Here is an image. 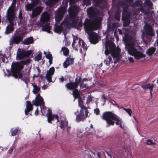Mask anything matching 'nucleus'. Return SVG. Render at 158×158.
<instances>
[{
  "label": "nucleus",
  "mask_w": 158,
  "mask_h": 158,
  "mask_svg": "<svg viewBox=\"0 0 158 158\" xmlns=\"http://www.w3.org/2000/svg\"><path fill=\"white\" fill-rule=\"evenodd\" d=\"M102 19L98 16L95 17L94 19L91 20L86 19L83 23L85 31L87 33L96 31L100 27ZM77 26L81 27L83 26V23L81 19H80Z\"/></svg>",
  "instance_id": "obj_1"
},
{
  "label": "nucleus",
  "mask_w": 158,
  "mask_h": 158,
  "mask_svg": "<svg viewBox=\"0 0 158 158\" xmlns=\"http://www.w3.org/2000/svg\"><path fill=\"white\" fill-rule=\"evenodd\" d=\"M13 3H12L11 6L9 8L7 11L6 19L10 23L6 27L4 34L8 35L14 30V26L16 25V22L14 23L15 21V15L14 8L15 7V5H13Z\"/></svg>",
  "instance_id": "obj_2"
},
{
  "label": "nucleus",
  "mask_w": 158,
  "mask_h": 158,
  "mask_svg": "<svg viewBox=\"0 0 158 158\" xmlns=\"http://www.w3.org/2000/svg\"><path fill=\"white\" fill-rule=\"evenodd\" d=\"M102 118L106 121L107 127L114 125L115 122L113 120L116 121L115 124L117 125H119L120 123L122 122L121 119L110 111H106L103 113Z\"/></svg>",
  "instance_id": "obj_3"
},
{
  "label": "nucleus",
  "mask_w": 158,
  "mask_h": 158,
  "mask_svg": "<svg viewBox=\"0 0 158 158\" xmlns=\"http://www.w3.org/2000/svg\"><path fill=\"white\" fill-rule=\"evenodd\" d=\"M125 46L126 50L130 55L134 56L135 59L139 60L145 57V55L138 51L136 48H135L134 43H127L125 44Z\"/></svg>",
  "instance_id": "obj_4"
},
{
  "label": "nucleus",
  "mask_w": 158,
  "mask_h": 158,
  "mask_svg": "<svg viewBox=\"0 0 158 158\" xmlns=\"http://www.w3.org/2000/svg\"><path fill=\"white\" fill-rule=\"evenodd\" d=\"M12 68L11 71V75L15 78H18L17 75L19 74L20 77L22 76V73L20 71L23 69L24 66H23L20 63L17 64L13 63L11 65Z\"/></svg>",
  "instance_id": "obj_5"
},
{
  "label": "nucleus",
  "mask_w": 158,
  "mask_h": 158,
  "mask_svg": "<svg viewBox=\"0 0 158 158\" xmlns=\"http://www.w3.org/2000/svg\"><path fill=\"white\" fill-rule=\"evenodd\" d=\"M23 39L22 34L19 31L16 30L12 35V38L10 41V45L14 44H18Z\"/></svg>",
  "instance_id": "obj_6"
},
{
  "label": "nucleus",
  "mask_w": 158,
  "mask_h": 158,
  "mask_svg": "<svg viewBox=\"0 0 158 158\" xmlns=\"http://www.w3.org/2000/svg\"><path fill=\"white\" fill-rule=\"evenodd\" d=\"M107 45L109 50L110 51L112 56L114 58H118L120 56L121 49L118 47L116 48L115 44L113 43H107Z\"/></svg>",
  "instance_id": "obj_7"
},
{
  "label": "nucleus",
  "mask_w": 158,
  "mask_h": 158,
  "mask_svg": "<svg viewBox=\"0 0 158 158\" xmlns=\"http://www.w3.org/2000/svg\"><path fill=\"white\" fill-rule=\"evenodd\" d=\"M120 4L123 6H125V7H123V8L122 20L130 19L131 13L129 11L127 10L128 7V5L125 2L123 1L121 2Z\"/></svg>",
  "instance_id": "obj_8"
},
{
  "label": "nucleus",
  "mask_w": 158,
  "mask_h": 158,
  "mask_svg": "<svg viewBox=\"0 0 158 158\" xmlns=\"http://www.w3.org/2000/svg\"><path fill=\"white\" fill-rule=\"evenodd\" d=\"M81 77H80L78 80L77 78L75 80V82H70L67 83L65 85V87L69 90H74L77 89L81 82Z\"/></svg>",
  "instance_id": "obj_9"
},
{
  "label": "nucleus",
  "mask_w": 158,
  "mask_h": 158,
  "mask_svg": "<svg viewBox=\"0 0 158 158\" xmlns=\"http://www.w3.org/2000/svg\"><path fill=\"white\" fill-rule=\"evenodd\" d=\"M42 10V8L40 6L36 7L32 10L31 14L30 15V16L31 19L37 18V17L41 13Z\"/></svg>",
  "instance_id": "obj_10"
},
{
  "label": "nucleus",
  "mask_w": 158,
  "mask_h": 158,
  "mask_svg": "<svg viewBox=\"0 0 158 158\" xmlns=\"http://www.w3.org/2000/svg\"><path fill=\"white\" fill-rule=\"evenodd\" d=\"M30 73L28 72L23 75L22 73V76L20 77L19 74L17 75L18 78L22 80L25 82V84L27 85L28 83L30 81Z\"/></svg>",
  "instance_id": "obj_11"
},
{
  "label": "nucleus",
  "mask_w": 158,
  "mask_h": 158,
  "mask_svg": "<svg viewBox=\"0 0 158 158\" xmlns=\"http://www.w3.org/2000/svg\"><path fill=\"white\" fill-rule=\"evenodd\" d=\"M50 17L47 12L43 13L41 15L40 23H44L48 22L50 20Z\"/></svg>",
  "instance_id": "obj_12"
},
{
  "label": "nucleus",
  "mask_w": 158,
  "mask_h": 158,
  "mask_svg": "<svg viewBox=\"0 0 158 158\" xmlns=\"http://www.w3.org/2000/svg\"><path fill=\"white\" fill-rule=\"evenodd\" d=\"M88 115L87 112H86L85 114L84 112H82V111H80V113L77 115L76 119L78 122L81 121H84L88 117Z\"/></svg>",
  "instance_id": "obj_13"
},
{
  "label": "nucleus",
  "mask_w": 158,
  "mask_h": 158,
  "mask_svg": "<svg viewBox=\"0 0 158 158\" xmlns=\"http://www.w3.org/2000/svg\"><path fill=\"white\" fill-rule=\"evenodd\" d=\"M89 41L92 44H95L98 42V35L95 32H93L89 35Z\"/></svg>",
  "instance_id": "obj_14"
},
{
  "label": "nucleus",
  "mask_w": 158,
  "mask_h": 158,
  "mask_svg": "<svg viewBox=\"0 0 158 158\" xmlns=\"http://www.w3.org/2000/svg\"><path fill=\"white\" fill-rule=\"evenodd\" d=\"M145 31L146 34L148 35L153 36L154 35L152 27L149 24H147L145 27Z\"/></svg>",
  "instance_id": "obj_15"
},
{
  "label": "nucleus",
  "mask_w": 158,
  "mask_h": 158,
  "mask_svg": "<svg viewBox=\"0 0 158 158\" xmlns=\"http://www.w3.org/2000/svg\"><path fill=\"white\" fill-rule=\"evenodd\" d=\"M74 59L69 57H68L63 64L64 67L65 68H67L68 66L70 64L74 63Z\"/></svg>",
  "instance_id": "obj_16"
},
{
  "label": "nucleus",
  "mask_w": 158,
  "mask_h": 158,
  "mask_svg": "<svg viewBox=\"0 0 158 158\" xmlns=\"http://www.w3.org/2000/svg\"><path fill=\"white\" fill-rule=\"evenodd\" d=\"M26 108L25 110V114L27 115L28 114V112L32 111L33 109L32 105L30 101H27L26 104Z\"/></svg>",
  "instance_id": "obj_17"
},
{
  "label": "nucleus",
  "mask_w": 158,
  "mask_h": 158,
  "mask_svg": "<svg viewBox=\"0 0 158 158\" xmlns=\"http://www.w3.org/2000/svg\"><path fill=\"white\" fill-rule=\"evenodd\" d=\"M44 23H37V25L40 27H42V30L43 31L48 32L50 31V28L49 26V23H47L44 25Z\"/></svg>",
  "instance_id": "obj_18"
},
{
  "label": "nucleus",
  "mask_w": 158,
  "mask_h": 158,
  "mask_svg": "<svg viewBox=\"0 0 158 158\" xmlns=\"http://www.w3.org/2000/svg\"><path fill=\"white\" fill-rule=\"evenodd\" d=\"M140 85L143 89L145 90H146L148 89H149L150 93H151V92H152L154 87V85L153 84L151 85L150 84H142Z\"/></svg>",
  "instance_id": "obj_19"
},
{
  "label": "nucleus",
  "mask_w": 158,
  "mask_h": 158,
  "mask_svg": "<svg viewBox=\"0 0 158 158\" xmlns=\"http://www.w3.org/2000/svg\"><path fill=\"white\" fill-rule=\"evenodd\" d=\"M78 46V48H79L81 49V51H82L81 48H82L84 49V50H86L87 49V47L86 45H85V43L84 41L80 39L79 38L78 40V44H77Z\"/></svg>",
  "instance_id": "obj_20"
},
{
  "label": "nucleus",
  "mask_w": 158,
  "mask_h": 158,
  "mask_svg": "<svg viewBox=\"0 0 158 158\" xmlns=\"http://www.w3.org/2000/svg\"><path fill=\"white\" fill-rule=\"evenodd\" d=\"M64 12V10L63 8H60L56 12V19L58 18L60 19L63 16Z\"/></svg>",
  "instance_id": "obj_21"
},
{
  "label": "nucleus",
  "mask_w": 158,
  "mask_h": 158,
  "mask_svg": "<svg viewBox=\"0 0 158 158\" xmlns=\"http://www.w3.org/2000/svg\"><path fill=\"white\" fill-rule=\"evenodd\" d=\"M34 39L33 37H30L25 39L22 43L24 45H29L34 43Z\"/></svg>",
  "instance_id": "obj_22"
},
{
  "label": "nucleus",
  "mask_w": 158,
  "mask_h": 158,
  "mask_svg": "<svg viewBox=\"0 0 158 158\" xmlns=\"http://www.w3.org/2000/svg\"><path fill=\"white\" fill-rule=\"evenodd\" d=\"M19 49L18 50V52L16 54V59L18 60H21L25 58L24 55L23 50L19 51Z\"/></svg>",
  "instance_id": "obj_23"
},
{
  "label": "nucleus",
  "mask_w": 158,
  "mask_h": 158,
  "mask_svg": "<svg viewBox=\"0 0 158 158\" xmlns=\"http://www.w3.org/2000/svg\"><path fill=\"white\" fill-rule=\"evenodd\" d=\"M47 117V120L48 123H52V121L54 120L55 118L57 120V122L59 121L58 119L59 117L57 114H53V115H49Z\"/></svg>",
  "instance_id": "obj_24"
},
{
  "label": "nucleus",
  "mask_w": 158,
  "mask_h": 158,
  "mask_svg": "<svg viewBox=\"0 0 158 158\" xmlns=\"http://www.w3.org/2000/svg\"><path fill=\"white\" fill-rule=\"evenodd\" d=\"M20 131V129L18 127H15V128H12L10 130L11 133V136H14L18 134V133Z\"/></svg>",
  "instance_id": "obj_25"
},
{
  "label": "nucleus",
  "mask_w": 158,
  "mask_h": 158,
  "mask_svg": "<svg viewBox=\"0 0 158 158\" xmlns=\"http://www.w3.org/2000/svg\"><path fill=\"white\" fill-rule=\"evenodd\" d=\"M69 19L72 21V25L74 26H76L80 19L79 17H74L69 18Z\"/></svg>",
  "instance_id": "obj_26"
},
{
  "label": "nucleus",
  "mask_w": 158,
  "mask_h": 158,
  "mask_svg": "<svg viewBox=\"0 0 158 158\" xmlns=\"http://www.w3.org/2000/svg\"><path fill=\"white\" fill-rule=\"evenodd\" d=\"M156 50L155 47H152L149 48L146 51V54L149 56H151L154 53Z\"/></svg>",
  "instance_id": "obj_27"
},
{
  "label": "nucleus",
  "mask_w": 158,
  "mask_h": 158,
  "mask_svg": "<svg viewBox=\"0 0 158 158\" xmlns=\"http://www.w3.org/2000/svg\"><path fill=\"white\" fill-rule=\"evenodd\" d=\"M59 1V0H47L45 2V3L47 6H52L54 3L58 2Z\"/></svg>",
  "instance_id": "obj_28"
},
{
  "label": "nucleus",
  "mask_w": 158,
  "mask_h": 158,
  "mask_svg": "<svg viewBox=\"0 0 158 158\" xmlns=\"http://www.w3.org/2000/svg\"><path fill=\"white\" fill-rule=\"evenodd\" d=\"M69 18L77 17L78 12L74 8L72 9L71 11L69 10Z\"/></svg>",
  "instance_id": "obj_29"
},
{
  "label": "nucleus",
  "mask_w": 158,
  "mask_h": 158,
  "mask_svg": "<svg viewBox=\"0 0 158 158\" xmlns=\"http://www.w3.org/2000/svg\"><path fill=\"white\" fill-rule=\"evenodd\" d=\"M94 4L96 7L100 8L102 7V4L103 2L102 0H93Z\"/></svg>",
  "instance_id": "obj_30"
},
{
  "label": "nucleus",
  "mask_w": 158,
  "mask_h": 158,
  "mask_svg": "<svg viewBox=\"0 0 158 158\" xmlns=\"http://www.w3.org/2000/svg\"><path fill=\"white\" fill-rule=\"evenodd\" d=\"M73 94L75 99L79 98L80 97V92L77 89H75L73 91Z\"/></svg>",
  "instance_id": "obj_31"
},
{
  "label": "nucleus",
  "mask_w": 158,
  "mask_h": 158,
  "mask_svg": "<svg viewBox=\"0 0 158 158\" xmlns=\"http://www.w3.org/2000/svg\"><path fill=\"white\" fill-rule=\"evenodd\" d=\"M32 85L33 87V89L32 91L33 93L35 94H38L40 91V88L38 87L36 85H35L33 83H32Z\"/></svg>",
  "instance_id": "obj_32"
},
{
  "label": "nucleus",
  "mask_w": 158,
  "mask_h": 158,
  "mask_svg": "<svg viewBox=\"0 0 158 158\" xmlns=\"http://www.w3.org/2000/svg\"><path fill=\"white\" fill-rule=\"evenodd\" d=\"M63 30V28L60 25H55L54 28V31L57 33H61V31Z\"/></svg>",
  "instance_id": "obj_33"
},
{
  "label": "nucleus",
  "mask_w": 158,
  "mask_h": 158,
  "mask_svg": "<svg viewBox=\"0 0 158 158\" xmlns=\"http://www.w3.org/2000/svg\"><path fill=\"white\" fill-rule=\"evenodd\" d=\"M35 6L32 3L27 4L25 6L26 10L28 11L33 10Z\"/></svg>",
  "instance_id": "obj_34"
},
{
  "label": "nucleus",
  "mask_w": 158,
  "mask_h": 158,
  "mask_svg": "<svg viewBox=\"0 0 158 158\" xmlns=\"http://www.w3.org/2000/svg\"><path fill=\"white\" fill-rule=\"evenodd\" d=\"M36 99L38 105L41 106L44 105L43 99L42 97H40V98H35Z\"/></svg>",
  "instance_id": "obj_35"
},
{
  "label": "nucleus",
  "mask_w": 158,
  "mask_h": 158,
  "mask_svg": "<svg viewBox=\"0 0 158 158\" xmlns=\"http://www.w3.org/2000/svg\"><path fill=\"white\" fill-rule=\"evenodd\" d=\"M62 50L63 51V53L64 55L67 56L69 54V50L66 47H64L62 48Z\"/></svg>",
  "instance_id": "obj_36"
},
{
  "label": "nucleus",
  "mask_w": 158,
  "mask_h": 158,
  "mask_svg": "<svg viewBox=\"0 0 158 158\" xmlns=\"http://www.w3.org/2000/svg\"><path fill=\"white\" fill-rule=\"evenodd\" d=\"M23 52L25 57H29L30 56L32 53L33 51L31 50L27 51L23 50Z\"/></svg>",
  "instance_id": "obj_37"
},
{
  "label": "nucleus",
  "mask_w": 158,
  "mask_h": 158,
  "mask_svg": "<svg viewBox=\"0 0 158 158\" xmlns=\"http://www.w3.org/2000/svg\"><path fill=\"white\" fill-rule=\"evenodd\" d=\"M83 102L82 101L80 111H82V112H84V111H85V113H86V112H87V114H88L89 112L87 109V107L83 105Z\"/></svg>",
  "instance_id": "obj_38"
},
{
  "label": "nucleus",
  "mask_w": 158,
  "mask_h": 158,
  "mask_svg": "<svg viewBox=\"0 0 158 158\" xmlns=\"http://www.w3.org/2000/svg\"><path fill=\"white\" fill-rule=\"evenodd\" d=\"M88 14L91 17H94L96 15V13L94 10L90 9L88 11Z\"/></svg>",
  "instance_id": "obj_39"
},
{
  "label": "nucleus",
  "mask_w": 158,
  "mask_h": 158,
  "mask_svg": "<svg viewBox=\"0 0 158 158\" xmlns=\"http://www.w3.org/2000/svg\"><path fill=\"white\" fill-rule=\"evenodd\" d=\"M31 60L30 59H28L26 60H21L20 61L19 63L23 66L24 65H27L30 63L31 62Z\"/></svg>",
  "instance_id": "obj_40"
},
{
  "label": "nucleus",
  "mask_w": 158,
  "mask_h": 158,
  "mask_svg": "<svg viewBox=\"0 0 158 158\" xmlns=\"http://www.w3.org/2000/svg\"><path fill=\"white\" fill-rule=\"evenodd\" d=\"M61 124L60 127L61 129H63L65 127H66L68 125V121H61L60 122Z\"/></svg>",
  "instance_id": "obj_41"
},
{
  "label": "nucleus",
  "mask_w": 158,
  "mask_h": 158,
  "mask_svg": "<svg viewBox=\"0 0 158 158\" xmlns=\"http://www.w3.org/2000/svg\"><path fill=\"white\" fill-rule=\"evenodd\" d=\"M120 17V12L117 11L114 14V18L117 21H119Z\"/></svg>",
  "instance_id": "obj_42"
},
{
  "label": "nucleus",
  "mask_w": 158,
  "mask_h": 158,
  "mask_svg": "<svg viewBox=\"0 0 158 158\" xmlns=\"http://www.w3.org/2000/svg\"><path fill=\"white\" fill-rule=\"evenodd\" d=\"M124 1L126 2L130 6H133L134 5V4H137L138 2L137 1L135 2L134 4H133V1L134 0H124Z\"/></svg>",
  "instance_id": "obj_43"
},
{
  "label": "nucleus",
  "mask_w": 158,
  "mask_h": 158,
  "mask_svg": "<svg viewBox=\"0 0 158 158\" xmlns=\"http://www.w3.org/2000/svg\"><path fill=\"white\" fill-rule=\"evenodd\" d=\"M42 54L41 52H40L36 57L34 58L35 61H39L42 58Z\"/></svg>",
  "instance_id": "obj_44"
},
{
  "label": "nucleus",
  "mask_w": 158,
  "mask_h": 158,
  "mask_svg": "<svg viewBox=\"0 0 158 158\" xmlns=\"http://www.w3.org/2000/svg\"><path fill=\"white\" fill-rule=\"evenodd\" d=\"M123 40L124 41L125 43V44H127V43H130L129 42L130 40V39L129 38V37L127 35H125V36L124 37H123Z\"/></svg>",
  "instance_id": "obj_45"
},
{
  "label": "nucleus",
  "mask_w": 158,
  "mask_h": 158,
  "mask_svg": "<svg viewBox=\"0 0 158 158\" xmlns=\"http://www.w3.org/2000/svg\"><path fill=\"white\" fill-rule=\"evenodd\" d=\"M105 54L107 56L110 53V51L109 50L108 48V47L107 45V43H106L105 46Z\"/></svg>",
  "instance_id": "obj_46"
},
{
  "label": "nucleus",
  "mask_w": 158,
  "mask_h": 158,
  "mask_svg": "<svg viewBox=\"0 0 158 158\" xmlns=\"http://www.w3.org/2000/svg\"><path fill=\"white\" fill-rule=\"evenodd\" d=\"M55 72V68L52 67L50 68L49 70L47 71V73L51 74V75H53Z\"/></svg>",
  "instance_id": "obj_47"
},
{
  "label": "nucleus",
  "mask_w": 158,
  "mask_h": 158,
  "mask_svg": "<svg viewBox=\"0 0 158 158\" xmlns=\"http://www.w3.org/2000/svg\"><path fill=\"white\" fill-rule=\"evenodd\" d=\"M114 29L112 27L111 24H108L107 31V32L110 31H113L114 30Z\"/></svg>",
  "instance_id": "obj_48"
},
{
  "label": "nucleus",
  "mask_w": 158,
  "mask_h": 158,
  "mask_svg": "<svg viewBox=\"0 0 158 158\" xmlns=\"http://www.w3.org/2000/svg\"><path fill=\"white\" fill-rule=\"evenodd\" d=\"M75 43H76V41L73 40V42L72 44V46L75 50L78 51V46L77 45H75Z\"/></svg>",
  "instance_id": "obj_49"
},
{
  "label": "nucleus",
  "mask_w": 158,
  "mask_h": 158,
  "mask_svg": "<svg viewBox=\"0 0 158 158\" xmlns=\"http://www.w3.org/2000/svg\"><path fill=\"white\" fill-rule=\"evenodd\" d=\"M123 21V26L124 27H127L130 23V19H127L126 20H122Z\"/></svg>",
  "instance_id": "obj_50"
},
{
  "label": "nucleus",
  "mask_w": 158,
  "mask_h": 158,
  "mask_svg": "<svg viewBox=\"0 0 158 158\" xmlns=\"http://www.w3.org/2000/svg\"><path fill=\"white\" fill-rule=\"evenodd\" d=\"M52 75H51V74L48 73H47L46 74V79L48 81L51 82L52 81Z\"/></svg>",
  "instance_id": "obj_51"
},
{
  "label": "nucleus",
  "mask_w": 158,
  "mask_h": 158,
  "mask_svg": "<svg viewBox=\"0 0 158 158\" xmlns=\"http://www.w3.org/2000/svg\"><path fill=\"white\" fill-rule=\"evenodd\" d=\"M88 79L86 78H84L82 80H81V82H80V83H81L80 86L81 87H83V88L86 87V85H85L84 86H83V83L84 81H88Z\"/></svg>",
  "instance_id": "obj_52"
},
{
  "label": "nucleus",
  "mask_w": 158,
  "mask_h": 158,
  "mask_svg": "<svg viewBox=\"0 0 158 158\" xmlns=\"http://www.w3.org/2000/svg\"><path fill=\"white\" fill-rule=\"evenodd\" d=\"M123 109L125 111H126V112H127L128 114L130 116H131V114L132 113V111L131 110V109L130 108H123Z\"/></svg>",
  "instance_id": "obj_53"
},
{
  "label": "nucleus",
  "mask_w": 158,
  "mask_h": 158,
  "mask_svg": "<svg viewBox=\"0 0 158 158\" xmlns=\"http://www.w3.org/2000/svg\"><path fill=\"white\" fill-rule=\"evenodd\" d=\"M145 3L146 5L150 8L152 6V4L150 0H145Z\"/></svg>",
  "instance_id": "obj_54"
},
{
  "label": "nucleus",
  "mask_w": 158,
  "mask_h": 158,
  "mask_svg": "<svg viewBox=\"0 0 158 158\" xmlns=\"http://www.w3.org/2000/svg\"><path fill=\"white\" fill-rule=\"evenodd\" d=\"M92 98L91 96H88L87 98V102L86 103V104L88 105L92 101Z\"/></svg>",
  "instance_id": "obj_55"
},
{
  "label": "nucleus",
  "mask_w": 158,
  "mask_h": 158,
  "mask_svg": "<svg viewBox=\"0 0 158 158\" xmlns=\"http://www.w3.org/2000/svg\"><path fill=\"white\" fill-rule=\"evenodd\" d=\"M31 3L35 5H37L38 4L39 0H31Z\"/></svg>",
  "instance_id": "obj_56"
},
{
  "label": "nucleus",
  "mask_w": 158,
  "mask_h": 158,
  "mask_svg": "<svg viewBox=\"0 0 158 158\" xmlns=\"http://www.w3.org/2000/svg\"><path fill=\"white\" fill-rule=\"evenodd\" d=\"M46 58L48 59L52 58V54L50 53V52L48 54H47L46 56Z\"/></svg>",
  "instance_id": "obj_57"
},
{
  "label": "nucleus",
  "mask_w": 158,
  "mask_h": 158,
  "mask_svg": "<svg viewBox=\"0 0 158 158\" xmlns=\"http://www.w3.org/2000/svg\"><path fill=\"white\" fill-rule=\"evenodd\" d=\"M6 58V56L5 55H2V56L1 57L2 60L3 62H5V58Z\"/></svg>",
  "instance_id": "obj_58"
},
{
  "label": "nucleus",
  "mask_w": 158,
  "mask_h": 158,
  "mask_svg": "<svg viewBox=\"0 0 158 158\" xmlns=\"http://www.w3.org/2000/svg\"><path fill=\"white\" fill-rule=\"evenodd\" d=\"M94 112L97 115H99V114L100 110L98 108H96L94 109Z\"/></svg>",
  "instance_id": "obj_59"
},
{
  "label": "nucleus",
  "mask_w": 158,
  "mask_h": 158,
  "mask_svg": "<svg viewBox=\"0 0 158 158\" xmlns=\"http://www.w3.org/2000/svg\"><path fill=\"white\" fill-rule=\"evenodd\" d=\"M53 115V114H52V111H51L49 110H48V112L46 114V116L47 117H48L49 115L52 116V115Z\"/></svg>",
  "instance_id": "obj_60"
},
{
  "label": "nucleus",
  "mask_w": 158,
  "mask_h": 158,
  "mask_svg": "<svg viewBox=\"0 0 158 158\" xmlns=\"http://www.w3.org/2000/svg\"><path fill=\"white\" fill-rule=\"evenodd\" d=\"M112 26V27H113L114 29L118 27L117 24L116 23H113Z\"/></svg>",
  "instance_id": "obj_61"
},
{
  "label": "nucleus",
  "mask_w": 158,
  "mask_h": 158,
  "mask_svg": "<svg viewBox=\"0 0 158 158\" xmlns=\"http://www.w3.org/2000/svg\"><path fill=\"white\" fill-rule=\"evenodd\" d=\"M107 59L108 61L110 62V64L113 63V61H112V58L111 56H109Z\"/></svg>",
  "instance_id": "obj_62"
},
{
  "label": "nucleus",
  "mask_w": 158,
  "mask_h": 158,
  "mask_svg": "<svg viewBox=\"0 0 158 158\" xmlns=\"http://www.w3.org/2000/svg\"><path fill=\"white\" fill-rule=\"evenodd\" d=\"M32 103L34 105H36L38 106V104H37V102L36 100V99L33 100L32 101Z\"/></svg>",
  "instance_id": "obj_63"
},
{
  "label": "nucleus",
  "mask_w": 158,
  "mask_h": 158,
  "mask_svg": "<svg viewBox=\"0 0 158 158\" xmlns=\"http://www.w3.org/2000/svg\"><path fill=\"white\" fill-rule=\"evenodd\" d=\"M147 144L148 145L152 144V140L150 139H148L147 141Z\"/></svg>",
  "instance_id": "obj_64"
}]
</instances>
